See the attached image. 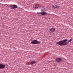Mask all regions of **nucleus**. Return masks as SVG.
Masks as SVG:
<instances>
[{"mask_svg":"<svg viewBox=\"0 0 73 73\" xmlns=\"http://www.w3.org/2000/svg\"><path fill=\"white\" fill-rule=\"evenodd\" d=\"M68 41L67 39H64L62 40H61L60 41H59L58 42L56 43L57 44L60 45V46H62V45H68V42H66Z\"/></svg>","mask_w":73,"mask_h":73,"instance_id":"nucleus-1","label":"nucleus"},{"mask_svg":"<svg viewBox=\"0 0 73 73\" xmlns=\"http://www.w3.org/2000/svg\"><path fill=\"white\" fill-rule=\"evenodd\" d=\"M40 43H41V42L40 41H38L35 40L31 42V44H40Z\"/></svg>","mask_w":73,"mask_h":73,"instance_id":"nucleus-2","label":"nucleus"},{"mask_svg":"<svg viewBox=\"0 0 73 73\" xmlns=\"http://www.w3.org/2000/svg\"><path fill=\"white\" fill-rule=\"evenodd\" d=\"M39 14H40L42 16L43 15H47V13L46 12H43L41 13H39Z\"/></svg>","mask_w":73,"mask_h":73,"instance_id":"nucleus-3","label":"nucleus"},{"mask_svg":"<svg viewBox=\"0 0 73 73\" xmlns=\"http://www.w3.org/2000/svg\"><path fill=\"white\" fill-rule=\"evenodd\" d=\"M5 67V65H3L2 64H0V68L2 69H3Z\"/></svg>","mask_w":73,"mask_h":73,"instance_id":"nucleus-4","label":"nucleus"},{"mask_svg":"<svg viewBox=\"0 0 73 73\" xmlns=\"http://www.w3.org/2000/svg\"><path fill=\"white\" fill-rule=\"evenodd\" d=\"M6 5L7 6H8V7H10V8H11V9H13V5Z\"/></svg>","mask_w":73,"mask_h":73,"instance_id":"nucleus-5","label":"nucleus"},{"mask_svg":"<svg viewBox=\"0 0 73 73\" xmlns=\"http://www.w3.org/2000/svg\"><path fill=\"white\" fill-rule=\"evenodd\" d=\"M50 31L51 32H54L55 31V29L52 28L50 29Z\"/></svg>","mask_w":73,"mask_h":73,"instance_id":"nucleus-6","label":"nucleus"},{"mask_svg":"<svg viewBox=\"0 0 73 73\" xmlns=\"http://www.w3.org/2000/svg\"><path fill=\"white\" fill-rule=\"evenodd\" d=\"M56 61H57L58 62H60L62 60L61 58H56Z\"/></svg>","mask_w":73,"mask_h":73,"instance_id":"nucleus-7","label":"nucleus"},{"mask_svg":"<svg viewBox=\"0 0 73 73\" xmlns=\"http://www.w3.org/2000/svg\"><path fill=\"white\" fill-rule=\"evenodd\" d=\"M17 8V6L15 5H13V9H15Z\"/></svg>","mask_w":73,"mask_h":73,"instance_id":"nucleus-8","label":"nucleus"},{"mask_svg":"<svg viewBox=\"0 0 73 73\" xmlns=\"http://www.w3.org/2000/svg\"><path fill=\"white\" fill-rule=\"evenodd\" d=\"M36 62L35 61H33L32 62H30V64L31 65H32V64H35Z\"/></svg>","mask_w":73,"mask_h":73,"instance_id":"nucleus-9","label":"nucleus"},{"mask_svg":"<svg viewBox=\"0 0 73 73\" xmlns=\"http://www.w3.org/2000/svg\"><path fill=\"white\" fill-rule=\"evenodd\" d=\"M60 6H58V5H55V8H56V9H58V8H60Z\"/></svg>","mask_w":73,"mask_h":73,"instance_id":"nucleus-10","label":"nucleus"},{"mask_svg":"<svg viewBox=\"0 0 73 73\" xmlns=\"http://www.w3.org/2000/svg\"><path fill=\"white\" fill-rule=\"evenodd\" d=\"M35 8L36 9L38 8V5H36L35 6Z\"/></svg>","mask_w":73,"mask_h":73,"instance_id":"nucleus-11","label":"nucleus"},{"mask_svg":"<svg viewBox=\"0 0 73 73\" xmlns=\"http://www.w3.org/2000/svg\"><path fill=\"white\" fill-rule=\"evenodd\" d=\"M72 39L71 38L68 40V42H71V41H72Z\"/></svg>","mask_w":73,"mask_h":73,"instance_id":"nucleus-12","label":"nucleus"},{"mask_svg":"<svg viewBox=\"0 0 73 73\" xmlns=\"http://www.w3.org/2000/svg\"><path fill=\"white\" fill-rule=\"evenodd\" d=\"M52 8L54 9H56V7H54V5H52Z\"/></svg>","mask_w":73,"mask_h":73,"instance_id":"nucleus-13","label":"nucleus"},{"mask_svg":"<svg viewBox=\"0 0 73 73\" xmlns=\"http://www.w3.org/2000/svg\"><path fill=\"white\" fill-rule=\"evenodd\" d=\"M41 11H43V10H42V9H41Z\"/></svg>","mask_w":73,"mask_h":73,"instance_id":"nucleus-14","label":"nucleus"},{"mask_svg":"<svg viewBox=\"0 0 73 73\" xmlns=\"http://www.w3.org/2000/svg\"><path fill=\"white\" fill-rule=\"evenodd\" d=\"M49 62H50V61Z\"/></svg>","mask_w":73,"mask_h":73,"instance_id":"nucleus-15","label":"nucleus"}]
</instances>
